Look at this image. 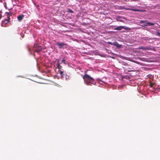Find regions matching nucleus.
<instances>
[{"label": "nucleus", "mask_w": 160, "mask_h": 160, "mask_svg": "<svg viewBox=\"0 0 160 160\" xmlns=\"http://www.w3.org/2000/svg\"><path fill=\"white\" fill-rule=\"evenodd\" d=\"M152 49V48L149 47H145V50H151Z\"/></svg>", "instance_id": "9b49d317"}, {"label": "nucleus", "mask_w": 160, "mask_h": 160, "mask_svg": "<svg viewBox=\"0 0 160 160\" xmlns=\"http://www.w3.org/2000/svg\"><path fill=\"white\" fill-rule=\"evenodd\" d=\"M154 84H155V83H152L150 82V84H149L150 87H152Z\"/></svg>", "instance_id": "ddd939ff"}, {"label": "nucleus", "mask_w": 160, "mask_h": 160, "mask_svg": "<svg viewBox=\"0 0 160 160\" xmlns=\"http://www.w3.org/2000/svg\"><path fill=\"white\" fill-rule=\"evenodd\" d=\"M113 45L116 46L118 48H119L120 45L116 42H114Z\"/></svg>", "instance_id": "9d476101"}, {"label": "nucleus", "mask_w": 160, "mask_h": 160, "mask_svg": "<svg viewBox=\"0 0 160 160\" xmlns=\"http://www.w3.org/2000/svg\"><path fill=\"white\" fill-rule=\"evenodd\" d=\"M65 75H66L65 78L66 79H68L69 78V76L68 75H67L66 73H65Z\"/></svg>", "instance_id": "f3484780"}, {"label": "nucleus", "mask_w": 160, "mask_h": 160, "mask_svg": "<svg viewBox=\"0 0 160 160\" xmlns=\"http://www.w3.org/2000/svg\"><path fill=\"white\" fill-rule=\"evenodd\" d=\"M24 17V15L23 14H21L18 16L17 17L18 19L19 22L21 21Z\"/></svg>", "instance_id": "0eeeda50"}, {"label": "nucleus", "mask_w": 160, "mask_h": 160, "mask_svg": "<svg viewBox=\"0 0 160 160\" xmlns=\"http://www.w3.org/2000/svg\"><path fill=\"white\" fill-rule=\"evenodd\" d=\"M131 10L132 11H135V12H140L141 11V10H140L139 9H132Z\"/></svg>", "instance_id": "f8f14e48"}, {"label": "nucleus", "mask_w": 160, "mask_h": 160, "mask_svg": "<svg viewBox=\"0 0 160 160\" xmlns=\"http://www.w3.org/2000/svg\"><path fill=\"white\" fill-rule=\"evenodd\" d=\"M122 28H123L126 30H130V28H129L123 26H119L117 28H114V30L119 31L121 30Z\"/></svg>", "instance_id": "7ed1b4c3"}, {"label": "nucleus", "mask_w": 160, "mask_h": 160, "mask_svg": "<svg viewBox=\"0 0 160 160\" xmlns=\"http://www.w3.org/2000/svg\"><path fill=\"white\" fill-rule=\"evenodd\" d=\"M27 48L28 49V51L30 52L31 54H32V53L31 52V49H30V48H29V47L28 46L27 47Z\"/></svg>", "instance_id": "2eb2a0df"}, {"label": "nucleus", "mask_w": 160, "mask_h": 160, "mask_svg": "<svg viewBox=\"0 0 160 160\" xmlns=\"http://www.w3.org/2000/svg\"><path fill=\"white\" fill-rule=\"evenodd\" d=\"M68 12H71V13H73V11H72V10H71L70 9H68Z\"/></svg>", "instance_id": "6ab92c4d"}, {"label": "nucleus", "mask_w": 160, "mask_h": 160, "mask_svg": "<svg viewBox=\"0 0 160 160\" xmlns=\"http://www.w3.org/2000/svg\"><path fill=\"white\" fill-rule=\"evenodd\" d=\"M58 72L59 74L60 75L61 77L62 78H63L64 76L65 75V73H64L63 72L61 71V70H58Z\"/></svg>", "instance_id": "6e6552de"}, {"label": "nucleus", "mask_w": 160, "mask_h": 160, "mask_svg": "<svg viewBox=\"0 0 160 160\" xmlns=\"http://www.w3.org/2000/svg\"><path fill=\"white\" fill-rule=\"evenodd\" d=\"M151 50L155 51V50H156V49L155 48H152V49Z\"/></svg>", "instance_id": "5701e85b"}, {"label": "nucleus", "mask_w": 160, "mask_h": 160, "mask_svg": "<svg viewBox=\"0 0 160 160\" xmlns=\"http://www.w3.org/2000/svg\"><path fill=\"white\" fill-rule=\"evenodd\" d=\"M33 49L34 51L36 52L37 53H39L42 50L41 46H39L38 44H35L34 45Z\"/></svg>", "instance_id": "f03ea898"}, {"label": "nucleus", "mask_w": 160, "mask_h": 160, "mask_svg": "<svg viewBox=\"0 0 160 160\" xmlns=\"http://www.w3.org/2000/svg\"><path fill=\"white\" fill-rule=\"evenodd\" d=\"M6 13H7V19L4 20L2 22L3 23H4L5 24H7L8 22H9L10 18V14L8 12H6Z\"/></svg>", "instance_id": "39448f33"}, {"label": "nucleus", "mask_w": 160, "mask_h": 160, "mask_svg": "<svg viewBox=\"0 0 160 160\" xmlns=\"http://www.w3.org/2000/svg\"><path fill=\"white\" fill-rule=\"evenodd\" d=\"M139 49L145 50V47H143L142 46L139 48Z\"/></svg>", "instance_id": "4468645a"}, {"label": "nucleus", "mask_w": 160, "mask_h": 160, "mask_svg": "<svg viewBox=\"0 0 160 160\" xmlns=\"http://www.w3.org/2000/svg\"><path fill=\"white\" fill-rule=\"evenodd\" d=\"M56 44L57 45L59 46V48H63V47L64 46H67V45H66V44L64 43L63 42H62V43H61L57 42V43H56Z\"/></svg>", "instance_id": "423d86ee"}, {"label": "nucleus", "mask_w": 160, "mask_h": 160, "mask_svg": "<svg viewBox=\"0 0 160 160\" xmlns=\"http://www.w3.org/2000/svg\"><path fill=\"white\" fill-rule=\"evenodd\" d=\"M141 23H144V25L145 26H152L154 25L153 23L148 22L147 21H140Z\"/></svg>", "instance_id": "20e7f679"}, {"label": "nucleus", "mask_w": 160, "mask_h": 160, "mask_svg": "<svg viewBox=\"0 0 160 160\" xmlns=\"http://www.w3.org/2000/svg\"><path fill=\"white\" fill-rule=\"evenodd\" d=\"M61 62L62 63H63V64H66V60L64 59H63Z\"/></svg>", "instance_id": "dca6fc26"}, {"label": "nucleus", "mask_w": 160, "mask_h": 160, "mask_svg": "<svg viewBox=\"0 0 160 160\" xmlns=\"http://www.w3.org/2000/svg\"><path fill=\"white\" fill-rule=\"evenodd\" d=\"M156 32L157 33V35L160 37V32Z\"/></svg>", "instance_id": "a211bd4d"}, {"label": "nucleus", "mask_w": 160, "mask_h": 160, "mask_svg": "<svg viewBox=\"0 0 160 160\" xmlns=\"http://www.w3.org/2000/svg\"><path fill=\"white\" fill-rule=\"evenodd\" d=\"M84 72L85 74L82 76L84 83L88 86L91 85L90 84V83L94 85L96 82L94 81V79L87 74L86 71H85Z\"/></svg>", "instance_id": "f257e3e1"}, {"label": "nucleus", "mask_w": 160, "mask_h": 160, "mask_svg": "<svg viewBox=\"0 0 160 160\" xmlns=\"http://www.w3.org/2000/svg\"><path fill=\"white\" fill-rule=\"evenodd\" d=\"M2 13V12L0 11V19H1V18L2 17V14H1Z\"/></svg>", "instance_id": "412c9836"}, {"label": "nucleus", "mask_w": 160, "mask_h": 160, "mask_svg": "<svg viewBox=\"0 0 160 160\" xmlns=\"http://www.w3.org/2000/svg\"><path fill=\"white\" fill-rule=\"evenodd\" d=\"M57 60H58V63H60L59 62L60 61V59H57Z\"/></svg>", "instance_id": "4be33fe9"}, {"label": "nucleus", "mask_w": 160, "mask_h": 160, "mask_svg": "<svg viewBox=\"0 0 160 160\" xmlns=\"http://www.w3.org/2000/svg\"><path fill=\"white\" fill-rule=\"evenodd\" d=\"M62 66L60 65V63H57V68L58 69V70H61L60 69L62 68Z\"/></svg>", "instance_id": "1a4fd4ad"}, {"label": "nucleus", "mask_w": 160, "mask_h": 160, "mask_svg": "<svg viewBox=\"0 0 160 160\" xmlns=\"http://www.w3.org/2000/svg\"><path fill=\"white\" fill-rule=\"evenodd\" d=\"M108 43L109 44H111V45H113V44H114V42L112 43L111 42H108Z\"/></svg>", "instance_id": "aec40b11"}]
</instances>
